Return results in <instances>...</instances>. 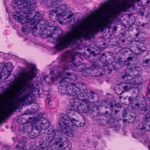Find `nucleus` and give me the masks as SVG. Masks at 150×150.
<instances>
[{
    "label": "nucleus",
    "instance_id": "obj_1",
    "mask_svg": "<svg viewBox=\"0 0 150 150\" xmlns=\"http://www.w3.org/2000/svg\"><path fill=\"white\" fill-rule=\"evenodd\" d=\"M92 24L90 26L89 23H86L78 30L72 33L68 32L62 33V30L58 26L46 28L43 30L41 35L43 38H52L54 33L59 35L58 38H54V43L57 51L63 50L69 45L72 44L79 45L81 43V38L88 39L90 38L93 33L103 31L107 28V18L103 20L96 23L95 19H92Z\"/></svg>",
    "mask_w": 150,
    "mask_h": 150
},
{
    "label": "nucleus",
    "instance_id": "obj_2",
    "mask_svg": "<svg viewBox=\"0 0 150 150\" xmlns=\"http://www.w3.org/2000/svg\"><path fill=\"white\" fill-rule=\"evenodd\" d=\"M12 4L14 8L23 10L22 11L13 12V18L16 22H20L23 25L22 31L25 34L29 32H35L37 30V25L41 21L42 15L39 12L35 14L34 10L36 7L35 0H14Z\"/></svg>",
    "mask_w": 150,
    "mask_h": 150
},
{
    "label": "nucleus",
    "instance_id": "obj_3",
    "mask_svg": "<svg viewBox=\"0 0 150 150\" xmlns=\"http://www.w3.org/2000/svg\"><path fill=\"white\" fill-rule=\"evenodd\" d=\"M35 66L33 65L23 77V85L14 90L12 96L17 103L30 104L31 99L30 95L35 90L31 80L35 76Z\"/></svg>",
    "mask_w": 150,
    "mask_h": 150
},
{
    "label": "nucleus",
    "instance_id": "obj_4",
    "mask_svg": "<svg viewBox=\"0 0 150 150\" xmlns=\"http://www.w3.org/2000/svg\"><path fill=\"white\" fill-rule=\"evenodd\" d=\"M75 56L73 53L69 51L65 52L62 55L61 59L63 65V67L55 68L51 71L52 76L51 77L52 82L59 81L60 78L64 75V70L71 69L74 71H81L83 70L81 64L77 65L73 62L75 60Z\"/></svg>",
    "mask_w": 150,
    "mask_h": 150
},
{
    "label": "nucleus",
    "instance_id": "obj_5",
    "mask_svg": "<svg viewBox=\"0 0 150 150\" xmlns=\"http://www.w3.org/2000/svg\"><path fill=\"white\" fill-rule=\"evenodd\" d=\"M70 103L74 109L69 108L68 110V113L70 116L76 115L79 114L78 112L87 113L89 111V105L90 102L87 99H80L78 96L73 98L70 100Z\"/></svg>",
    "mask_w": 150,
    "mask_h": 150
},
{
    "label": "nucleus",
    "instance_id": "obj_6",
    "mask_svg": "<svg viewBox=\"0 0 150 150\" xmlns=\"http://www.w3.org/2000/svg\"><path fill=\"white\" fill-rule=\"evenodd\" d=\"M48 131L49 132L45 137L46 142L50 147L49 149H52L57 143L62 142L63 134L61 131H56L54 129H51Z\"/></svg>",
    "mask_w": 150,
    "mask_h": 150
},
{
    "label": "nucleus",
    "instance_id": "obj_7",
    "mask_svg": "<svg viewBox=\"0 0 150 150\" xmlns=\"http://www.w3.org/2000/svg\"><path fill=\"white\" fill-rule=\"evenodd\" d=\"M61 119L62 121V125H64L66 127H68L72 131H75L78 127L83 126L86 122L84 120L83 122L76 120L74 118H71L69 116L64 114L60 115Z\"/></svg>",
    "mask_w": 150,
    "mask_h": 150
},
{
    "label": "nucleus",
    "instance_id": "obj_8",
    "mask_svg": "<svg viewBox=\"0 0 150 150\" xmlns=\"http://www.w3.org/2000/svg\"><path fill=\"white\" fill-rule=\"evenodd\" d=\"M60 83L59 91L61 93L69 96L75 95L76 91L79 90V85L73 83H69L64 79L59 81Z\"/></svg>",
    "mask_w": 150,
    "mask_h": 150
},
{
    "label": "nucleus",
    "instance_id": "obj_9",
    "mask_svg": "<svg viewBox=\"0 0 150 150\" xmlns=\"http://www.w3.org/2000/svg\"><path fill=\"white\" fill-rule=\"evenodd\" d=\"M145 121L139 125V132L142 134H145L146 132L150 131V111L145 116Z\"/></svg>",
    "mask_w": 150,
    "mask_h": 150
},
{
    "label": "nucleus",
    "instance_id": "obj_10",
    "mask_svg": "<svg viewBox=\"0 0 150 150\" xmlns=\"http://www.w3.org/2000/svg\"><path fill=\"white\" fill-rule=\"evenodd\" d=\"M90 74L89 75L92 76H99L104 74V71L101 67H91L88 68Z\"/></svg>",
    "mask_w": 150,
    "mask_h": 150
},
{
    "label": "nucleus",
    "instance_id": "obj_11",
    "mask_svg": "<svg viewBox=\"0 0 150 150\" xmlns=\"http://www.w3.org/2000/svg\"><path fill=\"white\" fill-rule=\"evenodd\" d=\"M71 144H68L67 142L59 144L57 143L54 146V148L52 150H71Z\"/></svg>",
    "mask_w": 150,
    "mask_h": 150
},
{
    "label": "nucleus",
    "instance_id": "obj_12",
    "mask_svg": "<svg viewBox=\"0 0 150 150\" xmlns=\"http://www.w3.org/2000/svg\"><path fill=\"white\" fill-rule=\"evenodd\" d=\"M50 123L47 120L45 119L42 121H39L37 123L35 127L38 131H41L42 129H46L50 126Z\"/></svg>",
    "mask_w": 150,
    "mask_h": 150
},
{
    "label": "nucleus",
    "instance_id": "obj_13",
    "mask_svg": "<svg viewBox=\"0 0 150 150\" xmlns=\"http://www.w3.org/2000/svg\"><path fill=\"white\" fill-rule=\"evenodd\" d=\"M140 98L139 96H137L134 99L131 97H128V100L132 108H139L140 101H139Z\"/></svg>",
    "mask_w": 150,
    "mask_h": 150
},
{
    "label": "nucleus",
    "instance_id": "obj_14",
    "mask_svg": "<svg viewBox=\"0 0 150 150\" xmlns=\"http://www.w3.org/2000/svg\"><path fill=\"white\" fill-rule=\"evenodd\" d=\"M79 90L76 92V94L75 95L73 96H76L80 99H86V97H87L88 93V90L87 89H83L80 90L79 87Z\"/></svg>",
    "mask_w": 150,
    "mask_h": 150
},
{
    "label": "nucleus",
    "instance_id": "obj_15",
    "mask_svg": "<svg viewBox=\"0 0 150 150\" xmlns=\"http://www.w3.org/2000/svg\"><path fill=\"white\" fill-rule=\"evenodd\" d=\"M122 78L125 80V82L129 83H131L132 80H134V79L132 76L126 73L122 75Z\"/></svg>",
    "mask_w": 150,
    "mask_h": 150
},
{
    "label": "nucleus",
    "instance_id": "obj_16",
    "mask_svg": "<svg viewBox=\"0 0 150 150\" xmlns=\"http://www.w3.org/2000/svg\"><path fill=\"white\" fill-rule=\"evenodd\" d=\"M59 127L61 129L62 132L66 134L67 135L70 137L74 136V135L72 132H69L68 131L66 127L62 125L61 123H59Z\"/></svg>",
    "mask_w": 150,
    "mask_h": 150
},
{
    "label": "nucleus",
    "instance_id": "obj_17",
    "mask_svg": "<svg viewBox=\"0 0 150 150\" xmlns=\"http://www.w3.org/2000/svg\"><path fill=\"white\" fill-rule=\"evenodd\" d=\"M97 96V94L94 92L92 91L88 90V93L87 97L88 99L87 98V99L88 100L90 101H91L90 100L91 99L95 100V98Z\"/></svg>",
    "mask_w": 150,
    "mask_h": 150
},
{
    "label": "nucleus",
    "instance_id": "obj_18",
    "mask_svg": "<svg viewBox=\"0 0 150 150\" xmlns=\"http://www.w3.org/2000/svg\"><path fill=\"white\" fill-rule=\"evenodd\" d=\"M11 73V71H9L6 68H4L1 71V75L2 76H7V77H5V78H7L9 76Z\"/></svg>",
    "mask_w": 150,
    "mask_h": 150
},
{
    "label": "nucleus",
    "instance_id": "obj_19",
    "mask_svg": "<svg viewBox=\"0 0 150 150\" xmlns=\"http://www.w3.org/2000/svg\"><path fill=\"white\" fill-rule=\"evenodd\" d=\"M122 85L125 91H129L132 87L131 83H129L125 82V83H122Z\"/></svg>",
    "mask_w": 150,
    "mask_h": 150
},
{
    "label": "nucleus",
    "instance_id": "obj_20",
    "mask_svg": "<svg viewBox=\"0 0 150 150\" xmlns=\"http://www.w3.org/2000/svg\"><path fill=\"white\" fill-rule=\"evenodd\" d=\"M89 111L90 109H93L92 108H91V107L93 108L94 110H98V108H99V107L98 106L97 103H91V101H90V104H89Z\"/></svg>",
    "mask_w": 150,
    "mask_h": 150
},
{
    "label": "nucleus",
    "instance_id": "obj_21",
    "mask_svg": "<svg viewBox=\"0 0 150 150\" xmlns=\"http://www.w3.org/2000/svg\"><path fill=\"white\" fill-rule=\"evenodd\" d=\"M144 44L143 42L141 41H138L137 42V47L139 50L142 51H144V47H143Z\"/></svg>",
    "mask_w": 150,
    "mask_h": 150
},
{
    "label": "nucleus",
    "instance_id": "obj_22",
    "mask_svg": "<svg viewBox=\"0 0 150 150\" xmlns=\"http://www.w3.org/2000/svg\"><path fill=\"white\" fill-rule=\"evenodd\" d=\"M132 82H131V84L132 85V86H135L137 87L136 86H138L140 85V83L139 82V81L137 79H134L133 80H132Z\"/></svg>",
    "mask_w": 150,
    "mask_h": 150
},
{
    "label": "nucleus",
    "instance_id": "obj_23",
    "mask_svg": "<svg viewBox=\"0 0 150 150\" xmlns=\"http://www.w3.org/2000/svg\"><path fill=\"white\" fill-rule=\"evenodd\" d=\"M104 69L105 71L108 73H110L112 71V68L108 65L104 66Z\"/></svg>",
    "mask_w": 150,
    "mask_h": 150
},
{
    "label": "nucleus",
    "instance_id": "obj_24",
    "mask_svg": "<svg viewBox=\"0 0 150 150\" xmlns=\"http://www.w3.org/2000/svg\"><path fill=\"white\" fill-rule=\"evenodd\" d=\"M98 105L99 104L100 107L105 106L107 104V102L104 100H102L99 102H97Z\"/></svg>",
    "mask_w": 150,
    "mask_h": 150
},
{
    "label": "nucleus",
    "instance_id": "obj_25",
    "mask_svg": "<svg viewBox=\"0 0 150 150\" xmlns=\"http://www.w3.org/2000/svg\"><path fill=\"white\" fill-rule=\"evenodd\" d=\"M147 98L150 100V84L149 85L148 87V91L147 93Z\"/></svg>",
    "mask_w": 150,
    "mask_h": 150
},
{
    "label": "nucleus",
    "instance_id": "obj_26",
    "mask_svg": "<svg viewBox=\"0 0 150 150\" xmlns=\"http://www.w3.org/2000/svg\"><path fill=\"white\" fill-rule=\"evenodd\" d=\"M130 71V72H136L137 71L136 70V67H132L129 68Z\"/></svg>",
    "mask_w": 150,
    "mask_h": 150
},
{
    "label": "nucleus",
    "instance_id": "obj_27",
    "mask_svg": "<svg viewBox=\"0 0 150 150\" xmlns=\"http://www.w3.org/2000/svg\"><path fill=\"white\" fill-rule=\"evenodd\" d=\"M129 49L127 48H124L120 50V51L122 52H127L129 51Z\"/></svg>",
    "mask_w": 150,
    "mask_h": 150
},
{
    "label": "nucleus",
    "instance_id": "obj_28",
    "mask_svg": "<svg viewBox=\"0 0 150 150\" xmlns=\"http://www.w3.org/2000/svg\"><path fill=\"white\" fill-rule=\"evenodd\" d=\"M133 57H134L133 55H132V56H129L127 57V60L128 61H131L132 60V59Z\"/></svg>",
    "mask_w": 150,
    "mask_h": 150
},
{
    "label": "nucleus",
    "instance_id": "obj_29",
    "mask_svg": "<svg viewBox=\"0 0 150 150\" xmlns=\"http://www.w3.org/2000/svg\"><path fill=\"white\" fill-rule=\"evenodd\" d=\"M150 61V60L149 59H147L145 61H144L143 62L144 63H145V64H147L148 63L149 61Z\"/></svg>",
    "mask_w": 150,
    "mask_h": 150
},
{
    "label": "nucleus",
    "instance_id": "obj_30",
    "mask_svg": "<svg viewBox=\"0 0 150 150\" xmlns=\"http://www.w3.org/2000/svg\"><path fill=\"white\" fill-rule=\"evenodd\" d=\"M127 112L126 111H123V114H122V115L124 116V117H125L127 115Z\"/></svg>",
    "mask_w": 150,
    "mask_h": 150
},
{
    "label": "nucleus",
    "instance_id": "obj_31",
    "mask_svg": "<svg viewBox=\"0 0 150 150\" xmlns=\"http://www.w3.org/2000/svg\"><path fill=\"white\" fill-rule=\"evenodd\" d=\"M146 24H147V23H142V24H141V27H143L144 26H145L146 25Z\"/></svg>",
    "mask_w": 150,
    "mask_h": 150
},
{
    "label": "nucleus",
    "instance_id": "obj_32",
    "mask_svg": "<svg viewBox=\"0 0 150 150\" xmlns=\"http://www.w3.org/2000/svg\"><path fill=\"white\" fill-rule=\"evenodd\" d=\"M71 73H66V75L68 76H71Z\"/></svg>",
    "mask_w": 150,
    "mask_h": 150
},
{
    "label": "nucleus",
    "instance_id": "obj_33",
    "mask_svg": "<svg viewBox=\"0 0 150 150\" xmlns=\"http://www.w3.org/2000/svg\"><path fill=\"white\" fill-rule=\"evenodd\" d=\"M130 62H128V63H127V66H129V65H130Z\"/></svg>",
    "mask_w": 150,
    "mask_h": 150
},
{
    "label": "nucleus",
    "instance_id": "obj_34",
    "mask_svg": "<svg viewBox=\"0 0 150 150\" xmlns=\"http://www.w3.org/2000/svg\"><path fill=\"white\" fill-rule=\"evenodd\" d=\"M132 136H133V137H134V138H137V137H136L135 136H134V134H132Z\"/></svg>",
    "mask_w": 150,
    "mask_h": 150
},
{
    "label": "nucleus",
    "instance_id": "obj_35",
    "mask_svg": "<svg viewBox=\"0 0 150 150\" xmlns=\"http://www.w3.org/2000/svg\"><path fill=\"white\" fill-rule=\"evenodd\" d=\"M133 74L135 76H137V74Z\"/></svg>",
    "mask_w": 150,
    "mask_h": 150
},
{
    "label": "nucleus",
    "instance_id": "obj_36",
    "mask_svg": "<svg viewBox=\"0 0 150 150\" xmlns=\"http://www.w3.org/2000/svg\"><path fill=\"white\" fill-rule=\"evenodd\" d=\"M48 78H49V77H48V76H47L46 77V78H45V79H48Z\"/></svg>",
    "mask_w": 150,
    "mask_h": 150
},
{
    "label": "nucleus",
    "instance_id": "obj_37",
    "mask_svg": "<svg viewBox=\"0 0 150 150\" xmlns=\"http://www.w3.org/2000/svg\"><path fill=\"white\" fill-rule=\"evenodd\" d=\"M138 35H139V34H138V33H137V34H136V35L137 36Z\"/></svg>",
    "mask_w": 150,
    "mask_h": 150
},
{
    "label": "nucleus",
    "instance_id": "obj_38",
    "mask_svg": "<svg viewBox=\"0 0 150 150\" xmlns=\"http://www.w3.org/2000/svg\"><path fill=\"white\" fill-rule=\"evenodd\" d=\"M110 107L111 108L113 107L112 105H110Z\"/></svg>",
    "mask_w": 150,
    "mask_h": 150
},
{
    "label": "nucleus",
    "instance_id": "obj_39",
    "mask_svg": "<svg viewBox=\"0 0 150 150\" xmlns=\"http://www.w3.org/2000/svg\"><path fill=\"white\" fill-rule=\"evenodd\" d=\"M21 127H23V125H21Z\"/></svg>",
    "mask_w": 150,
    "mask_h": 150
},
{
    "label": "nucleus",
    "instance_id": "obj_40",
    "mask_svg": "<svg viewBox=\"0 0 150 150\" xmlns=\"http://www.w3.org/2000/svg\"><path fill=\"white\" fill-rule=\"evenodd\" d=\"M149 150H150V146H149Z\"/></svg>",
    "mask_w": 150,
    "mask_h": 150
},
{
    "label": "nucleus",
    "instance_id": "obj_41",
    "mask_svg": "<svg viewBox=\"0 0 150 150\" xmlns=\"http://www.w3.org/2000/svg\"><path fill=\"white\" fill-rule=\"evenodd\" d=\"M87 50H88V51H89V49H88Z\"/></svg>",
    "mask_w": 150,
    "mask_h": 150
},
{
    "label": "nucleus",
    "instance_id": "obj_42",
    "mask_svg": "<svg viewBox=\"0 0 150 150\" xmlns=\"http://www.w3.org/2000/svg\"><path fill=\"white\" fill-rule=\"evenodd\" d=\"M122 92L121 93H120V94L122 93Z\"/></svg>",
    "mask_w": 150,
    "mask_h": 150
},
{
    "label": "nucleus",
    "instance_id": "obj_43",
    "mask_svg": "<svg viewBox=\"0 0 150 150\" xmlns=\"http://www.w3.org/2000/svg\"><path fill=\"white\" fill-rule=\"evenodd\" d=\"M36 137V136H35L34 137Z\"/></svg>",
    "mask_w": 150,
    "mask_h": 150
}]
</instances>
